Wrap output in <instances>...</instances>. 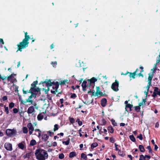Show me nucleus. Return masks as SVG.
Returning a JSON list of instances; mask_svg holds the SVG:
<instances>
[{"instance_id": "obj_1", "label": "nucleus", "mask_w": 160, "mask_h": 160, "mask_svg": "<svg viewBox=\"0 0 160 160\" xmlns=\"http://www.w3.org/2000/svg\"><path fill=\"white\" fill-rule=\"evenodd\" d=\"M42 83L44 86V84H45V85L47 87H51L52 86V88L54 90H51V93L55 94L56 92H58V88L59 87V82H51L50 79H46L44 81H41L39 84Z\"/></svg>"}, {"instance_id": "obj_2", "label": "nucleus", "mask_w": 160, "mask_h": 160, "mask_svg": "<svg viewBox=\"0 0 160 160\" xmlns=\"http://www.w3.org/2000/svg\"><path fill=\"white\" fill-rule=\"evenodd\" d=\"M24 33L25 38L22 40V42H20L17 45L18 50L17 52L18 51L22 52L23 49L26 48L28 46L29 43L28 41L30 37L29 35H28V33L27 32H25Z\"/></svg>"}, {"instance_id": "obj_3", "label": "nucleus", "mask_w": 160, "mask_h": 160, "mask_svg": "<svg viewBox=\"0 0 160 160\" xmlns=\"http://www.w3.org/2000/svg\"><path fill=\"white\" fill-rule=\"evenodd\" d=\"M36 159L38 160H45L48 157L47 152L40 148L37 149L35 153Z\"/></svg>"}, {"instance_id": "obj_4", "label": "nucleus", "mask_w": 160, "mask_h": 160, "mask_svg": "<svg viewBox=\"0 0 160 160\" xmlns=\"http://www.w3.org/2000/svg\"><path fill=\"white\" fill-rule=\"evenodd\" d=\"M41 88L37 87L36 88H32V89H30L28 92L33 94L35 96V98H36L37 96H39L41 95Z\"/></svg>"}, {"instance_id": "obj_5", "label": "nucleus", "mask_w": 160, "mask_h": 160, "mask_svg": "<svg viewBox=\"0 0 160 160\" xmlns=\"http://www.w3.org/2000/svg\"><path fill=\"white\" fill-rule=\"evenodd\" d=\"M6 134L9 137H12L15 136L17 133L16 129H8L6 130Z\"/></svg>"}, {"instance_id": "obj_6", "label": "nucleus", "mask_w": 160, "mask_h": 160, "mask_svg": "<svg viewBox=\"0 0 160 160\" xmlns=\"http://www.w3.org/2000/svg\"><path fill=\"white\" fill-rule=\"evenodd\" d=\"M119 85V81L116 79L114 82L111 85V88L114 91L117 92L119 90L118 87Z\"/></svg>"}, {"instance_id": "obj_7", "label": "nucleus", "mask_w": 160, "mask_h": 160, "mask_svg": "<svg viewBox=\"0 0 160 160\" xmlns=\"http://www.w3.org/2000/svg\"><path fill=\"white\" fill-rule=\"evenodd\" d=\"M97 79L95 77H93L90 79H88L87 80L89 84H87L88 87H90L91 84H93L94 85L95 82L97 81Z\"/></svg>"}, {"instance_id": "obj_8", "label": "nucleus", "mask_w": 160, "mask_h": 160, "mask_svg": "<svg viewBox=\"0 0 160 160\" xmlns=\"http://www.w3.org/2000/svg\"><path fill=\"white\" fill-rule=\"evenodd\" d=\"M5 148L8 151H12V145L8 142H6L4 144Z\"/></svg>"}, {"instance_id": "obj_9", "label": "nucleus", "mask_w": 160, "mask_h": 160, "mask_svg": "<svg viewBox=\"0 0 160 160\" xmlns=\"http://www.w3.org/2000/svg\"><path fill=\"white\" fill-rule=\"evenodd\" d=\"M27 127L29 129V133L30 135H31L32 134L33 131L34 130V128L32 124L30 122L27 125Z\"/></svg>"}, {"instance_id": "obj_10", "label": "nucleus", "mask_w": 160, "mask_h": 160, "mask_svg": "<svg viewBox=\"0 0 160 160\" xmlns=\"http://www.w3.org/2000/svg\"><path fill=\"white\" fill-rule=\"evenodd\" d=\"M128 73L129 74V76L130 78H132L133 79L135 78V76L136 75V74H135V72H129L127 71L125 73L122 72L121 73V75H127Z\"/></svg>"}, {"instance_id": "obj_11", "label": "nucleus", "mask_w": 160, "mask_h": 160, "mask_svg": "<svg viewBox=\"0 0 160 160\" xmlns=\"http://www.w3.org/2000/svg\"><path fill=\"white\" fill-rule=\"evenodd\" d=\"M35 112L34 107L33 106H31L29 107L27 111V113L29 114L33 113Z\"/></svg>"}, {"instance_id": "obj_12", "label": "nucleus", "mask_w": 160, "mask_h": 160, "mask_svg": "<svg viewBox=\"0 0 160 160\" xmlns=\"http://www.w3.org/2000/svg\"><path fill=\"white\" fill-rule=\"evenodd\" d=\"M96 96H98L99 95L100 96H102L103 95V93L101 92L100 90L99 87H96V91L95 93Z\"/></svg>"}, {"instance_id": "obj_13", "label": "nucleus", "mask_w": 160, "mask_h": 160, "mask_svg": "<svg viewBox=\"0 0 160 160\" xmlns=\"http://www.w3.org/2000/svg\"><path fill=\"white\" fill-rule=\"evenodd\" d=\"M87 82L85 80H84L82 83V90L85 91L86 90V88L87 86Z\"/></svg>"}, {"instance_id": "obj_14", "label": "nucleus", "mask_w": 160, "mask_h": 160, "mask_svg": "<svg viewBox=\"0 0 160 160\" xmlns=\"http://www.w3.org/2000/svg\"><path fill=\"white\" fill-rule=\"evenodd\" d=\"M107 102V100L105 98H102L101 101V104L102 106L104 107H105L106 105V103Z\"/></svg>"}, {"instance_id": "obj_15", "label": "nucleus", "mask_w": 160, "mask_h": 160, "mask_svg": "<svg viewBox=\"0 0 160 160\" xmlns=\"http://www.w3.org/2000/svg\"><path fill=\"white\" fill-rule=\"evenodd\" d=\"M38 81L37 80L36 81H34L31 84V87L30 89H32V88H36V85L38 84Z\"/></svg>"}, {"instance_id": "obj_16", "label": "nucleus", "mask_w": 160, "mask_h": 160, "mask_svg": "<svg viewBox=\"0 0 160 160\" xmlns=\"http://www.w3.org/2000/svg\"><path fill=\"white\" fill-rule=\"evenodd\" d=\"M42 139L45 142H46L48 139L49 136L47 134H42Z\"/></svg>"}, {"instance_id": "obj_17", "label": "nucleus", "mask_w": 160, "mask_h": 160, "mask_svg": "<svg viewBox=\"0 0 160 160\" xmlns=\"http://www.w3.org/2000/svg\"><path fill=\"white\" fill-rule=\"evenodd\" d=\"M133 107V105L132 104H128L127 105H126L125 106V111L128 112V111L127 110V108H129V112H131L132 111V108Z\"/></svg>"}, {"instance_id": "obj_18", "label": "nucleus", "mask_w": 160, "mask_h": 160, "mask_svg": "<svg viewBox=\"0 0 160 160\" xmlns=\"http://www.w3.org/2000/svg\"><path fill=\"white\" fill-rule=\"evenodd\" d=\"M69 82L67 79L65 80H61L60 81V82H59V84L61 85H65L66 83L67 84H68Z\"/></svg>"}, {"instance_id": "obj_19", "label": "nucleus", "mask_w": 160, "mask_h": 160, "mask_svg": "<svg viewBox=\"0 0 160 160\" xmlns=\"http://www.w3.org/2000/svg\"><path fill=\"white\" fill-rule=\"evenodd\" d=\"M154 92H155L157 95L160 96V92L159 91L158 88L157 87H154Z\"/></svg>"}, {"instance_id": "obj_20", "label": "nucleus", "mask_w": 160, "mask_h": 160, "mask_svg": "<svg viewBox=\"0 0 160 160\" xmlns=\"http://www.w3.org/2000/svg\"><path fill=\"white\" fill-rule=\"evenodd\" d=\"M18 146L19 148L22 150L25 147V146L23 144V142H22L19 143L18 144Z\"/></svg>"}, {"instance_id": "obj_21", "label": "nucleus", "mask_w": 160, "mask_h": 160, "mask_svg": "<svg viewBox=\"0 0 160 160\" xmlns=\"http://www.w3.org/2000/svg\"><path fill=\"white\" fill-rule=\"evenodd\" d=\"M77 154L76 152H72L70 153L69 154V157L70 158H72L76 156Z\"/></svg>"}, {"instance_id": "obj_22", "label": "nucleus", "mask_w": 160, "mask_h": 160, "mask_svg": "<svg viewBox=\"0 0 160 160\" xmlns=\"http://www.w3.org/2000/svg\"><path fill=\"white\" fill-rule=\"evenodd\" d=\"M138 148L140 151L141 152H144L145 151V148L142 145H139Z\"/></svg>"}, {"instance_id": "obj_23", "label": "nucleus", "mask_w": 160, "mask_h": 160, "mask_svg": "<svg viewBox=\"0 0 160 160\" xmlns=\"http://www.w3.org/2000/svg\"><path fill=\"white\" fill-rule=\"evenodd\" d=\"M108 130L110 133H113L114 129L112 126H110L108 127Z\"/></svg>"}, {"instance_id": "obj_24", "label": "nucleus", "mask_w": 160, "mask_h": 160, "mask_svg": "<svg viewBox=\"0 0 160 160\" xmlns=\"http://www.w3.org/2000/svg\"><path fill=\"white\" fill-rule=\"evenodd\" d=\"M37 143L36 140L34 139H32L30 143V145L31 146H33L36 145Z\"/></svg>"}, {"instance_id": "obj_25", "label": "nucleus", "mask_w": 160, "mask_h": 160, "mask_svg": "<svg viewBox=\"0 0 160 160\" xmlns=\"http://www.w3.org/2000/svg\"><path fill=\"white\" fill-rule=\"evenodd\" d=\"M70 141V139L69 138H68L67 140L66 141H63L62 142V143L66 145H68L69 144Z\"/></svg>"}, {"instance_id": "obj_26", "label": "nucleus", "mask_w": 160, "mask_h": 160, "mask_svg": "<svg viewBox=\"0 0 160 160\" xmlns=\"http://www.w3.org/2000/svg\"><path fill=\"white\" fill-rule=\"evenodd\" d=\"M81 157L83 158V160H87V156L84 153H82L81 154Z\"/></svg>"}, {"instance_id": "obj_27", "label": "nucleus", "mask_w": 160, "mask_h": 160, "mask_svg": "<svg viewBox=\"0 0 160 160\" xmlns=\"http://www.w3.org/2000/svg\"><path fill=\"white\" fill-rule=\"evenodd\" d=\"M43 118V115L41 113L39 114L37 116V119L39 121H40Z\"/></svg>"}, {"instance_id": "obj_28", "label": "nucleus", "mask_w": 160, "mask_h": 160, "mask_svg": "<svg viewBox=\"0 0 160 160\" xmlns=\"http://www.w3.org/2000/svg\"><path fill=\"white\" fill-rule=\"evenodd\" d=\"M134 108L135 111H136L137 112H139L140 111L141 108L139 105L135 106Z\"/></svg>"}, {"instance_id": "obj_29", "label": "nucleus", "mask_w": 160, "mask_h": 160, "mask_svg": "<svg viewBox=\"0 0 160 160\" xmlns=\"http://www.w3.org/2000/svg\"><path fill=\"white\" fill-rule=\"evenodd\" d=\"M118 154L122 157H123L125 155V154L121 150H119L118 152Z\"/></svg>"}, {"instance_id": "obj_30", "label": "nucleus", "mask_w": 160, "mask_h": 160, "mask_svg": "<svg viewBox=\"0 0 160 160\" xmlns=\"http://www.w3.org/2000/svg\"><path fill=\"white\" fill-rule=\"evenodd\" d=\"M130 139L133 142H135L136 141V139L133 135H130L129 136Z\"/></svg>"}, {"instance_id": "obj_31", "label": "nucleus", "mask_w": 160, "mask_h": 160, "mask_svg": "<svg viewBox=\"0 0 160 160\" xmlns=\"http://www.w3.org/2000/svg\"><path fill=\"white\" fill-rule=\"evenodd\" d=\"M59 128V126L58 125V124H55L54 125V127L53 129V130L54 132H55L57 130H58Z\"/></svg>"}, {"instance_id": "obj_32", "label": "nucleus", "mask_w": 160, "mask_h": 160, "mask_svg": "<svg viewBox=\"0 0 160 160\" xmlns=\"http://www.w3.org/2000/svg\"><path fill=\"white\" fill-rule=\"evenodd\" d=\"M98 144L97 142L93 143L91 145V148L92 149L98 146Z\"/></svg>"}, {"instance_id": "obj_33", "label": "nucleus", "mask_w": 160, "mask_h": 160, "mask_svg": "<svg viewBox=\"0 0 160 160\" xmlns=\"http://www.w3.org/2000/svg\"><path fill=\"white\" fill-rule=\"evenodd\" d=\"M22 131L24 133H27L28 132V129L26 127H24L23 128Z\"/></svg>"}, {"instance_id": "obj_34", "label": "nucleus", "mask_w": 160, "mask_h": 160, "mask_svg": "<svg viewBox=\"0 0 160 160\" xmlns=\"http://www.w3.org/2000/svg\"><path fill=\"white\" fill-rule=\"evenodd\" d=\"M69 120L70 122L72 124L75 122V120L73 118L69 117Z\"/></svg>"}, {"instance_id": "obj_35", "label": "nucleus", "mask_w": 160, "mask_h": 160, "mask_svg": "<svg viewBox=\"0 0 160 160\" xmlns=\"http://www.w3.org/2000/svg\"><path fill=\"white\" fill-rule=\"evenodd\" d=\"M4 107L5 108V110L4 111V112H6L7 114H8L9 113L8 107H6V105H4Z\"/></svg>"}, {"instance_id": "obj_36", "label": "nucleus", "mask_w": 160, "mask_h": 160, "mask_svg": "<svg viewBox=\"0 0 160 160\" xmlns=\"http://www.w3.org/2000/svg\"><path fill=\"white\" fill-rule=\"evenodd\" d=\"M160 52L159 53V57H157V58H158V59H157V60L156 61V63L155 64V67H156V65L158 64L160 62Z\"/></svg>"}, {"instance_id": "obj_37", "label": "nucleus", "mask_w": 160, "mask_h": 160, "mask_svg": "<svg viewBox=\"0 0 160 160\" xmlns=\"http://www.w3.org/2000/svg\"><path fill=\"white\" fill-rule=\"evenodd\" d=\"M15 104L13 102H10L9 104V108L10 109H12V108L14 107Z\"/></svg>"}, {"instance_id": "obj_38", "label": "nucleus", "mask_w": 160, "mask_h": 160, "mask_svg": "<svg viewBox=\"0 0 160 160\" xmlns=\"http://www.w3.org/2000/svg\"><path fill=\"white\" fill-rule=\"evenodd\" d=\"M153 77V73H152V74H149V76L148 77V81H152V78Z\"/></svg>"}, {"instance_id": "obj_39", "label": "nucleus", "mask_w": 160, "mask_h": 160, "mask_svg": "<svg viewBox=\"0 0 160 160\" xmlns=\"http://www.w3.org/2000/svg\"><path fill=\"white\" fill-rule=\"evenodd\" d=\"M107 123L106 121L103 118L102 119V121H101V125H105Z\"/></svg>"}, {"instance_id": "obj_40", "label": "nucleus", "mask_w": 160, "mask_h": 160, "mask_svg": "<svg viewBox=\"0 0 160 160\" xmlns=\"http://www.w3.org/2000/svg\"><path fill=\"white\" fill-rule=\"evenodd\" d=\"M111 121L112 122V124L114 126H117V123L116 122L115 120L114 119H112L111 120Z\"/></svg>"}, {"instance_id": "obj_41", "label": "nucleus", "mask_w": 160, "mask_h": 160, "mask_svg": "<svg viewBox=\"0 0 160 160\" xmlns=\"http://www.w3.org/2000/svg\"><path fill=\"white\" fill-rule=\"evenodd\" d=\"M71 95L70 96V98L74 99L77 97V95L75 93H71Z\"/></svg>"}, {"instance_id": "obj_42", "label": "nucleus", "mask_w": 160, "mask_h": 160, "mask_svg": "<svg viewBox=\"0 0 160 160\" xmlns=\"http://www.w3.org/2000/svg\"><path fill=\"white\" fill-rule=\"evenodd\" d=\"M76 122H78V124L79 126H81L82 125V121L80 120V119L79 118H78L77 120H76Z\"/></svg>"}, {"instance_id": "obj_43", "label": "nucleus", "mask_w": 160, "mask_h": 160, "mask_svg": "<svg viewBox=\"0 0 160 160\" xmlns=\"http://www.w3.org/2000/svg\"><path fill=\"white\" fill-rule=\"evenodd\" d=\"M109 141L113 143L115 142V140L113 137H111L110 138Z\"/></svg>"}, {"instance_id": "obj_44", "label": "nucleus", "mask_w": 160, "mask_h": 160, "mask_svg": "<svg viewBox=\"0 0 160 160\" xmlns=\"http://www.w3.org/2000/svg\"><path fill=\"white\" fill-rule=\"evenodd\" d=\"M139 160H146L145 156L143 155H141L140 156Z\"/></svg>"}, {"instance_id": "obj_45", "label": "nucleus", "mask_w": 160, "mask_h": 160, "mask_svg": "<svg viewBox=\"0 0 160 160\" xmlns=\"http://www.w3.org/2000/svg\"><path fill=\"white\" fill-rule=\"evenodd\" d=\"M59 158L60 159H62L64 158V155L63 153H61L59 154Z\"/></svg>"}, {"instance_id": "obj_46", "label": "nucleus", "mask_w": 160, "mask_h": 160, "mask_svg": "<svg viewBox=\"0 0 160 160\" xmlns=\"http://www.w3.org/2000/svg\"><path fill=\"white\" fill-rule=\"evenodd\" d=\"M147 148L148 150L149 153H152V148H151V147L150 145H149L148 146H147Z\"/></svg>"}, {"instance_id": "obj_47", "label": "nucleus", "mask_w": 160, "mask_h": 160, "mask_svg": "<svg viewBox=\"0 0 160 160\" xmlns=\"http://www.w3.org/2000/svg\"><path fill=\"white\" fill-rule=\"evenodd\" d=\"M144 71L143 70H142L141 71H140V73H138V75L139 77H142L143 78V77H144V76H143V75L142 73V72H143Z\"/></svg>"}, {"instance_id": "obj_48", "label": "nucleus", "mask_w": 160, "mask_h": 160, "mask_svg": "<svg viewBox=\"0 0 160 160\" xmlns=\"http://www.w3.org/2000/svg\"><path fill=\"white\" fill-rule=\"evenodd\" d=\"M143 102H146V100L145 99H143L142 102H141L139 103L138 105L141 107L142 105H143Z\"/></svg>"}, {"instance_id": "obj_49", "label": "nucleus", "mask_w": 160, "mask_h": 160, "mask_svg": "<svg viewBox=\"0 0 160 160\" xmlns=\"http://www.w3.org/2000/svg\"><path fill=\"white\" fill-rule=\"evenodd\" d=\"M137 138H139V139L141 140H142L143 137L142 135L141 134H140L137 137Z\"/></svg>"}, {"instance_id": "obj_50", "label": "nucleus", "mask_w": 160, "mask_h": 160, "mask_svg": "<svg viewBox=\"0 0 160 160\" xmlns=\"http://www.w3.org/2000/svg\"><path fill=\"white\" fill-rule=\"evenodd\" d=\"M92 93V95L94 96L95 95V91L94 90H93L92 91H91V90H90V91H88V93Z\"/></svg>"}, {"instance_id": "obj_51", "label": "nucleus", "mask_w": 160, "mask_h": 160, "mask_svg": "<svg viewBox=\"0 0 160 160\" xmlns=\"http://www.w3.org/2000/svg\"><path fill=\"white\" fill-rule=\"evenodd\" d=\"M13 112L14 113L16 114V113H17L18 112V109H17V108H14L13 109Z\"/></svg>"}, {"instance_id": "obj_52", "label": "nucleus", "mask_w": 160, "mask_h": 160, "mask_svg": "<svg viewBox=\"0 0 160 160\" xmlns=\"http://www.w3.org/2000/svg\"><path fill=\"white\" fill-rule=\"evenodd\" d=\"M12 74H11V75H9V76L8 77L7 80L8 81H10V80H11L12 79Z\"/></svg>"}, {"instance_id": "obj_53", "label": "nucleus", "mask_w": 160, "mask_h": 160, "mask_svg": "<svg viewBox=\"0 0 160 160\" xmlns=\"http://www.w3.org/2000/svg\"><path fill=\"white\" fill-rule=\"evenodd\" d=\"M48 133L49 135L51 137H52L54 134L53 132H51L50 131H49L48 132Z\"/></svg>"}, {"instance_id": "obj_54", "label": "nucleus", "mask_w": 160, "mask_h": 160, "mask_svg": "<svg viewBox=\"0 0 160 160\" xmlns=\"http://www.w3.org/2000/svg\"><path fill=\"white\" fill-rule=\"evenodd\" d=\"M51 64L54 67V66H56L57 65V62L56 61L52 62L51 63Z\"/></svg>"}, {"instance_id": "obj_55", "label": "nucleus", "mask_w": 160, "mask_h": 160, "mask_svg": "<svg viewBox=\"0 0 160 160\" xmlns=\"http://www.w3.org/2000/svg\"><path fill=\"white\" fill-rule=\"evenodd\" d=\"M26 101L27 102H30L32 104L33 102V100H31L29 98H28L27 99H26Z\"/></svg>"}, {"instance_id": "obj_56", "label": "nucleus", "mask_w": 160, "mask_h": 160, "mask_svg": "<svg viewBox=\"0 0 160 160\" xmlns=\"http://www.w3.org/2000/svg\"><path fill=\"white\" fill-rule=\"evenodd\" d=\"M28 91H29L28 90H27V91L25 90H24V88H23L22 89V92H23V94H27V93H29L28 92Z\"/></svg>"}, {"instance_id": "obj_57", "label": "nucleus", "mask_w": 160, "mask_h": 160, "mask_svg": "<svg viewBox=\"0 0 160 160\" xmlns=\"http://www.w3.org/2000/svg\"><path fill=\"white\" fill-rule=\"evenodd\" d=\"M2 100L3 101H5L8 99V97L7 96H4L2 98Z\"/></svg>"}, {"instance_id": "obj_58", "label": "nucleus", "mask_w": 160, "mask_h": 160, "mask_svg": "<svg viewBox=\"0 0 160 160\" xmlns=\"http://www.w3.org/2000/svg\"><path fill=\"white\" fill-rule=\"evenodd\" d=\"M159 127V123L158 122H157L155 126V128H158Z\"/></svg>"}, {"instance_id": "obj_59", "label": "nucleus", "mask_w": 160, "mask_h": 160, "mask_svg": "<svg viewBox=\"0 0 160 160\" xmlns=\"http://www.w3.org/2000/svg\"><path fill=\"white\" fill-rule=\"evenodd\" d=\"M154 150L155 151H157V150L158 149V147L157 146V145L156 144H155L154 145Z\"/></svg>"}, {"instance_id": "obj_60", "label": "nucleus", "mask_w": 160, "mask_h": 160, "mask_svg": "<svg viewBox=\"0 0 160 160\" xmlns=\"http://www.w3.org/2000/svg\"><path fill=\"white\" fill-rule=\"evenodd\" d=\"M7 77H5V78H4L0 74V81L1 80V79H2V80H4Z\"/></svg>"}, {"instance_id": "obj_61", "label": "nucleus", "mask_w": 160, "mask_h": 160, "mask_svg": "<svg viewBox=\"0 0 160 160\" xmlns=\"http://www.w3.org/2000/svg\"><path fill=\"white\" fill-rule=\"evenodd\" d=\"M58 92V93L56 95V96L58 97V96H60V95H59V94H61L62 92V91H60V92H59L58 91V92Z\"/></svg>"}, {"instance_id": "obj_62", "label": "nucleus", "mask_w": 160, "mask_h": 160, "mask_svg": "<svg viewBox=\"0 0 160 160\" xmlns=\"http://www.w3.org/2000/svg\"><path fill=\"white\" fill-rule=\"evenodd\" d=\"M31 94V95L28 98L31 99L32 98V97L35 98V96L34 95V94L32 93Z\"/></svg>"}, {"instance_id": "obj_63", "label": "nucleus", "mask_w": 160, "mask_h": 160, "mask_svg": "<svg viewBox=\"0 0 160 160\" xmlns=\"http://www.w3.org/2000/svg\"><path fill=\"white\" fill-rule=\"evenodd\" d=\"M30 155H31V153H27L26 154V157H27L28 158H29Z\"/></svg>"}, {"instance_id": "obj_64", "label": "nucleus", "mask_w": 160, "mask_h": 160, "mask_svg": "<svg viewBox=\"0 0 160 160\" xmlns=\"http://www.w3.org/2000/svg\"><path fill=\"white\" fill-rule=\"evenodd\" d=\"M157 95L156 94L155 92L153 91L152 96L153 97L155 98L157 96Z\"/></svg>"}]
</instances>
